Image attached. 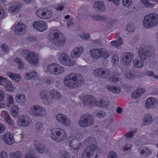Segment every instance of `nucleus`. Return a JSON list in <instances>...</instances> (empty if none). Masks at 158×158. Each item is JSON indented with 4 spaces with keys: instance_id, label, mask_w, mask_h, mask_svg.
Here are the masks:
<instances>
[{
    "instance_id": "obj_51",
    "label": "nucleus",
    "mask_w": 158,
    "mask_h": 158,
    "mask_svg": "<svg viewBox=\"0 0 158 158\" xmlns=\"http://www.w3.org/2000/svg\"><path fill=\"white\" fill-rule=\"evenodd\" d=\"M70 155L68 153L65 151H62L61 154V158H69Z\"/></svg>"
},
{
    "instance_id": "obj_24",
    "label": "nucleus",
    "mask_w": 158,
    "mask_h": 158,
    "mask_svg": "<svg viewBox=\"0 0 158 158\" xmlns=\"http://www.w3.org/2000/svg\"><path fill=\"white\" fill-rule=\"evenodd\" d=\"M145 91V90L144 89H138L132 92L131 94V96L133 98L135 99L139 98Z\"/></svg>"
},
{
    "instance_id": "obj_55",
    "label": "nucleus",
    "mask_w": 158,
    "mask_h": 158,
    "mask_svg": "<svg viewBox=\"0 0 158 158\" xmlns=\"http://www.w3.org/2000/svg\"><path fill=\"white\" fill-rule=\"evenodd\" d=\"M119 58L117 56L114 55L112 57V62L114 64H116L118 61Z\"/></svg>"
},
{
    "instance_id": "obj_18",
    "label": "nucleus",
    "mask_w": 158,
    "mask_h": 158,
    "mask_svg": "<svg viewBox=\"0 0 158 158\" xmlns=\"http://www.w3.org/2000/svg\"><path fill=\"white\" fill-rule=\"evenodd\" d=\"M158 106V99L154 98H149L145 104V106L148 109L154 108Z\"/></svg>"
},
{
    "instance_id": "obj_15",
    "label": "nucleus",
    "mask_w": 158,
    "mask_h": 158,
    "mask_svg": "<svg viewBox=\"0 0 158 158\" xmlns=\"http://www.w3.org/2000/svg\"><path fill=\"white\" fill-rule=\"evenodd\" d=\"M31 122V119L26 116H20L17 120L18 125L24 127L28 126Z\"/></svg>"
},
{
    "instance_id": "obj_32",
    "label": "nucleus",
    "mask_w": 158,
    "mask_h": 158,
    "mask_svg": "<svg viewBox=\"0 0 158 158\" xmlns=\"http://www.w3.org/2000/svg\"><path fill=\"white\" fill-rule=\"evenodd\" d=\"M106 89L110 92L116 94L119 93L120 92V88L116 86L111 87L109 85L106 86Z\"/></svg>"
},
{
    "instance_id": "obj_43",
    "label": "nucleus",
    "mask_w": 158,
    "mask_h": 158,
    "mask_svg": "<svg viewBox=\"0 0 158 158\" xmlns=\"http://www.w3.org/2000/svg\"><path fill=\"white\" fill-rule=\"evenodd\" d=\"M42 127L43 125L41 122L37 123L35 124V131L38 132L40 130Z\"/></svg>"
},
{
    "instance_id": "obj_44",
    "label": "nucleus",
    "mask_w": 158,
    "mask_h": 158,
    "mask_svg": "<svg viewBox=\"0 0 158 158\" xmlns=\"http://www.w3.org/2000/svg\"><path fill=\"white\" fill-rule=\"evenodd\" d=\"M6 90L9 92L12 91L13 89V86L10 83H6L5 85Z\"/></svg>"
},
{
    "instance_id": "obj_26",
    "label": "nucleus",
    "mask_w": 158,
    "mask_h": 158,
    "mask_svg": "<svg viewBox=\"0 0 158 158\" xmlns=\"http://www.w3.org/2000/svg\"><path fill=\"white\" fill-rule=\"evenodd\" d=\"M153 118L152 115L150 114H147L145 115L143 123L144 125H148L151 124Z\"/></svg>"
},
{
    "instance_id": "obj_1",
    "label": "nucleus",
    "mask_w": 158,
    "mask_h": 158,
    "mask_svg": "<svg viewBox=\"0 0 158 158\" xmlns=\"http://www.w3.org/2000/svg\"><path fill=\"white\" fill-rule=\"evenodd\" d=\"M65 85L70 89L79 87L84 84L82 76L79 74L71 73L66 76L64 81Z\"/></svg>"
},
{
    "instance_id": "obj_62",
    "label": "nucleus",
    "mask_w": 158,
    "mask_h": 158,
    "mask_svg": "<svg viewBox=\"0 0 158 158\" xmlns=\"http://www.w3.org/2000/svg\"><path fill=\"white\" fill-rule=\"evenodd\" d=\"M81 37L84 39H88L89 37V35L88 34L83 33L81 35Z\"/></svg>"
},
{
    "instance_id": "obj_28",
    "label": "nucleus",
    "mask_w": 158,
    "mask_h": 158,
    "mask_svg": "<svg viewBox=\"0 0 158 158\" xmlns=\"http://www.w3.org/2000/svg\"><path fill=\"white\" fill-rule=\"evenodd\" d=\"M58 64H49L48 66V72L51 73L55 74L57 69H58L57 66Z\"/></svg>"
},
{
    "instance_id": "obj_37",
    "label": "nucleus",
    "mask_w": 158,
    "mask_h": 158,
    "mask_svg": "<svg viewBox=\"0 0 158 158\" xmlns=\"http://www.w3.org/2000/svg\"><path fill=\"white\" fill-rule=\"evenodd\" d=\"M140 152V154L142 155L145 154L147 157L149 156L152 153L151 151L149 149L147 148H144Z\"/></svg>"
},
{
    "instance_id": "obj_11",
    "label": "nucleus",
    "mask_w": 158,
    "mask_h": 158,
    "mask_svg": "<svg viewBox=\"0 0 158 158\" xmlns=\"http://www.w3.org/2000/svg\"><path fill=\"white\" fill-rule=\"evenodd\" d=\"M98 148L94 144H92L89 146L83 151L82 155V158H90L93 155L95 150Z\"/></svg>"
},
{
    "instance_id": "obj_25",
    "label": "nucleus",
    "mask_w": 158,
    "mask_h": 158,
    "mask_svg": "<svg viewBox=\"0 0 158 158\" xmlns=\"http://www.w3.org/2000/svg\"><path fill=\"white\" fill-rule=\"evenodd\" d=\"M21 6V4L19 3H14L11 5L10 8L8 9V11L11 13L17 12L20 9Z\"/></svg>"
},
{
    "instance_id": "obj_9",
    "label": "nucleus",
    "mask_w": 158,
    "mask_h": 158,
    "mask_svg": "<svg viewBox=\"0 0 158 158\" xmlns=\"http://www.w3.org/2000/svg\"><path fill=\"white\" fill-rule=\"evenodd\" d=\"M30 112L31 114L36 117L44 116L46 114L45 108L38 105L32 106Z\"/></svg>"
},
{
    "instance_id": "obj_12",
    "label": "nucleus",
    "mask_w": 158,
    "mask_h": 158,
    "mask_svg": "<svg viewBox=\"0 0 158 158\" xmlns=\"http://www.w3.org/2000/svg\"><path fill=\"white\" fill-rule=\"evenodd\" d=\"M12 28H14L15 32L17 35H21L26 33V26L22 23H18L14 25Z\"/></svg>"
},
{
    "instance_id": "obj_58",
    "label": "nucleus",
    "mask_w": 158,
    "mask_h": 158,
    "mask_svg": "<svg viewBox=\"0 0 158 158\" xmlns=\"http://www.w3.org/2000/svg\"><path fill=\"white\" fill-rule=\"evenodd\" d=\"M15 158H22L23 157V155L20 152L18 151L16 152L15 153Z\"/></svg>"
},
{
    "instance_id": "obj_38",
    "label": "nucleus",
    "mask_w": 158,
    "mask_h": 158,
    "mask_svg": "<svg viewBox=\"0 0 158 158\" xmlns=\"http://www.w3.org/2000/svg\"><path fill=\"white\" fill-rule=\"evenodd\" d=\"M135 74L133 70L131 71L129 73H126V77L128 79H132L135 77Z\"/></svg>"
},
{
    "instance_id": "obj_42",
    "label": "nucleus",
    "mask_w": 158,
    "mask_h": 158,
    "mask_svg": "<svg viewBox=\"0 0 158 158\" xmlns=\"http://www.w3.org/2000/svg\"><path fill=\"white\" fill-rule=\"evenodd\" d=\"M58 69H57L56 73H55L56 75H59L61 73H63L64 71V69L63 67L60 66L58 64L57 66Z\"/></svg>"
},
{
    "instance_id": "obj_46",
    "label": "nucleus",
    "mask_w": 158,
    "mask_h": 158,
    "mask_svg": "<svg viewBox=\"0 0 158 158\" xmlns=\"http://www.w3.org/2000/svg\"><path fill=\"white\" fill-rule=\"evenodd\" d=\"M146 74L147 76L154 77L156 79H158V76L156 75L152 71H148L146 72Z\"/></svg>"
},
{
    "instance_id": "obj_3",
    "label": "nucleus",
    "mask_w": 158,
    "mask_h": 158,
    "mask_svg": "<svg viewBox=\"0 0 158 158\" xmlns=\"http://www.w3.org/2000/svg\"><path fill=\"white\" fill-rule=\"evenodd\" d=\"M51 138L56 142H60L66 138V134L63 130L59 128H53L51 129Z\"/></svg>"
},
{
    "instance_id": "obj_5",
    "label": "nucleus",
    "mask_w": 158,
    "mask_h": 158,
    "mask_svg": "<svg viewBox=\"0 0 158 158\" xmlns=\"http://www.w3.org/2000/svg\"><path fill=\"white\" fill-rule=\"evenodd\" d=\"M154 50L152 47L146 46L139 48L138 54L142 61L147 60L154 54Z\"/></svg>"
},
{
    "instance_id": "obj_49",
    "label": "nucleus",
    "mask_w": 158,
    "mask_h": 158,
    "mask_svg": "<svg viewBox=\"0 0 158 158\" xmlns=\"http://www.w3.org/2000/svg\"><path fill=\"white\" fill-rule=\"evenodd\" d=\"M132 2V0H123V6L127 7H128L130 6Z\"/></svg>"
},
{
    "instance_id": "obj_40",
    "label": "nucleus",
    "mask_w": 158,
    "mask_h": 158,
    "mask_svg": "<svg viewBox=\"0 0 158 158\" xmlns=\"http://www.w3.org/2000/svg\"><path fill=\"white\" fill-rule=\"evenodd\" d=\"M5 119L6 122L10 126H13L14 125V122L12 120L10 117L7 115L5 117Z\"/></svg>"
},
{
    "instance_id": "obj_4",
    "label": "nucleus",
    "mask_w": 158,
    "mask_h": 158,
    "mask_svg": "<svg viewBox=\"0 0 158 158\" xmlns=\"http://www.w3.org/2000/svg\"><path fill=\"white\" fill-rule=\"evenodd\" d=\"M22 55L29 63L33 65H36L38 62V55L30 50H23Z\"/></svg>"
},
{
    "instance_id": "obj_31",
    "label": "nucleus",
    "mask_w": 158,
    "mask_h": 158,
    "mask_svg": "<svg viewBox=\"0 0 158 158\" xmlns=\"http://www.w3.org/2000/svg\"><path fill=\"white\" fill-rule=\"evenodd\" d=\"M134 66L136 68L141 69L142 68L144 64L143 62L135 59L133 61Z\"/></svg>"
},
{
    "instance_id": "obj_33",
    "label": "nucleus",
    "mask_w": 158,
    "mask_h": 158,
    "mask_svg": "<svg viewBox=\"0 0 158 158\" xmlns=\"http://www.w3.org/2000/svg\"><path fill=\"white\" fill-rule=\"evenodd\" d=\"M15 99L18 103H23L26 101V97L24 94L16 95Z\"/></svg>"
},
{
    "instance_id": "obj_59",
    "label": "nucleus",
    "mask_w": 158,
    "mask_h": 158,
    "mask_svg": "<svg viewBox=\"0 0 158 158\" xmlns=\"http://www.w3.org/2000/svg\"><path fill=\"white\" fill-rule=\"evenodd\" d=\"M5 94L4 92L2 90H0V102L4 100Z\"/></svg>"
},
{
    "instance_id": "obj_17",
    "label": "nucleus",
    "mask_w": 158,
    "mask_h": 158,
    "mask_svg": "<svg viewBox=\"0 0 158 158\" xmlns=\"http://www.w3.org/2000/svg\"><path fill=\"white\" fill-rule=\"evenodd\" d=\"M134 57L131 52H124L123 55V63L127 65H129Z\"/></svg>"
},
{
    "instance_id": "obj_53",
    "label": "nucleus",
    "mask_w": 158,
    "mask_h": 158,
    "mask_svg": "<svg viewBox=\"0 0 158 158\" xmlns=\"http://www.w3.org/2000/svg\"><path fill=\"white\" fill-rule=\"evenodd\" d=\"M105 115V113L103 111L100 110L98 113L96 115L98 116L99 118H102Z\"/></svg>"
},
{
    "instance_id": "obj_8",
    "label": "nucleus",
    "mask_w": 158,
    "mask_h": 158,
    "mask_svg": "<svg viewBox=\"0 0 158 158\" xmlns=\"http://www.w3.org/2000/svg\"><path fill=\"white\" fill-rule=\"evenodd\" d=\"M94 123V118L90 114H85L81 117L78 121L80 126L83 127L92 126Z\"/></svg>"
},
{
    "instance_id": "obj_63",
    "label": "nucleus",
    "mask_w": 158,
    "mask_h": 158,
    "mask_svg": "<svg viewBox=\"0 0 158 158\" xmlns=\"http://www.w3.org/2000/svg\"><path fill=\"white\" fill-rule=\"evenodd\" d=\"M18 107L14 105L12 106L11 108V110L12 112H18Z\"/></svg>"
},
{
    "instance_id": "obj_10",
    "label": "nucleus",
    "mask_w": 158,
    "mask_h": 158,
    "mask_svg": "<svg viewBox=\"0 0 158 158\" xmlns=\"http://www.w3.org/2000/svg\"><path fill=\"white\" fill-rule=\"evenodd\" d=\"M110 72L107 69L99 68L94 70L93 75L97 77H100L102 78H107L110 77Z\"/></svg>"
},
{
    "instance_id": "obj_19",
    "label": "nucleus",
    "mask_w": 158,
    "mask_h": 158,
    "mask_svg": "<svg viewBox=\"0 0 158 158\" xmlns=\"http://www.w3.org/2000/svg\"><path fill=\"white\" fill-rule=\"evenodd\" d=\"M2 139L4 143L8 145H11L15 142L13 135L9 132L6 133L3 135Z\"/></svg>"
},
{
    "instance_id": "obj_64",
    "label": "nucleus",
    "mask_w": 158,
    "mask_h": 158,
    "mask_svg": "<svg viewBox=\"0 0 158 158\" xmlns=\"http://www.w3.org/2000/svg\"><path fill=\"white\" fill-rule=\"evenodd\" d=\"M0 158H8L6 153L5 152H3L0 154Z\"/></svg>"
},
{
    "instance_id": "obj_21",
    "label": "nucleus",
    "mask_w": 158,
    "mask_h": 158,
    "mask_svg": "<svg viewBox=\"0 0 158 158\" xmlns=\"http://www.w3.org/2000/svg\"><path fill=\"white\" fill-rule=\"evenodd\" d=\"M83 51V48H73L71 52V56L73 58H76L80 56Z\"/></svg>"
},
{
    "instance_id": "obj_14",
    "label": "nucleus",
    "mask_w": 158,
    "mask_h": 158,
    "mask_svg": "<svg viewBox=\"0 0 158 158\" xmlns=\"http://www.w3.org/2000/svg\"><path fill=\"white\" fill-rule=\"evenodd\" d=\"M34 28L40 31H43L47 28V26L45 22L39 20L35 21L33 23Z\"/></svg>"
},
{
    "instance_id": "obj_30",
    "label": "nucleus",
    "mask_w": 158,
    "mask_h": 158,
    "mask_svg": "<svg viewBox=\"0 0 158 158\" xmlns=\"http://www.w3.org/2000/svg\"><path fill=\"white\" fill-rule=\"evenodd\" d=\"M50 94L52 98L57 100L60 99L61 97L60 93L57 90H51L50 91Z\"/></svg>"
},
{
    "instance_id": "obj_47",
    "label": "nucleus",
    "mask_w": 158,
    "mask_h": 158,
    "mask_svg": "<svg viewBox=\"0 0 158 158\" xmlns=\"http://www.w3.org/2000/svg\"><path fill=\"white\" fill-rule=\"evenodd\" d=\"M107 158H118V156L115 152H110L107 155Z\"/></svg>"
},
{
    "instance_id": "obj_60",
    "label": "nucleus",
    "mask_w": 158,
    "mask_h": 158,
    "mask_svg": "<svg viewBox=\"0 0 158 158\" xmlns=\"http://www.w3.org/2000/svg\"><path fill=\"white\" fill-rule=\"evenodd\" d=\"M5 129V126L2 123H0V134L3 132Z\"/></svg>"
},
{
    "instance_id": "obj_52",
    "label": "nucleus",
    "mask_w": 158,
    "mask_h": 158,
    "mask_svg": "<svg viewBox=\"0 0 158 158\" xmlns=\"http://www.w3.org/2000/svg\"><path fill=\"white\" fill-rule=\"evenodd\" d=\"M2 50L5 52H7L9 48L7 45L3 43L1 46Z\"/></svg>"
},
{
    "instance_id": "obj_45",
    "label": "nucleus",
    "mask_w": 158,
    "mask_h": 158,
    "mask_svg": "<svg viewBox=\"0 0 158 158\" xmlns=\"http://www.w3.org/2000/svg\"><path fill=\"white\" fill-rule=\"evenodd\" d=\"M45 13L44 14V19L49 18L52 15V13L50 10L45 9Z\"/></svg>"
},
{
    "instance_id": "obj_27",
    "label": "nucleus",
    "mask_w": 158,
    "mask_h": 158,
    "mask_svg": "<svg viewBox=\"0 0 158 158\" xmlns=\"http://www.w3.org/2000/svg\"><path fill=\"white\" fill-rule=\"evenodd\" d=\"M7 75L11 79L15 81L16 82L19 81L21 79L20 75L18 73L12 72H9L7 73Z\"/></svg>"
},
{
    "instance_id": "obj_54",
    "label": "nucleus",
    "mask_w": 158,
    "mask_h": 158,
    "mask_svg": "<svg viewBox=\"0 0 158 158\" xmlns=\"http://www.w3.org/2000/svg\"><path fill=\"white\" fill-rule=\"evenodd\" d=\"M121 74V72H118L116 69H115L113 73V75L114 76H117L118 77H120Z\"/></svg>"
},
{
    "instance_id": "obj_57",
    "label": "nucleus",
    "mask_w": 158,
    "mask_h": 158,
    "mask_svg": "<svg viewBox=\"0 0 158 158\" xmlns=\"http://www.w3.org/2000/svg\"><path fill=\"white\" fill-rule=\"evenodd\" d=\"M144 5L147 7H152L155 6V4L152 3H151L148 2V1L144 4Z\"/></svg>"
},
{
    "instance_id": "obj_39",
    "label": "nucleus",
    "mask_w": 158,
    "mask_h": 158,
    "mask_svg": "<svg viewBox=\"0 0 158 158\" xmlns=\"http://www.w3.org/2000/svg\"><path fill=\"white\" fill-rule=\"evenodd\" d=\"M93 19L95 20L104 21L106 20V18L104 16H102L100 15H95L92 16Z\"/></svg>"
},
{
    "instance_id": "obj_6",
    "label": "nucleus",
    "mask_w": 158,
    "mask_h": 158,
    "mask_svg": "<svg viewBox=\"0 0 158 158\" xmlns=\"http://www.w3.org/2000/svg\"><path fill=\"white\" fill-rule=\"evenodd\" d=\"M89 52L91 57L96 59L102 58H106L109 56V53L104 48L93 49L90 51Z\"/></svg>"
},
{
    "instance_id": "obj_2",
    "label": "nucleus",
    "mask_w": 158,
    "mask_h": 158,
    "mask_svg": "<svg viewBox=\"0 0 158 158\" xmlns=\"http://www.w3.org/2000/svg\"><path fill=\"white\" fill-rule=\"evenodd\" d=\"M158 23V15L155 13H151L146 15L143 21V27L150 29L156 26Z\"/></svg>"
},
{
    "instance_id": "obj_7",
    "label": "nucleus",
    "mask_w": 158,
    "mask_h": 158,
    "mask_svg": "<svg viewBox=\"0 0 158 158\" xmlns=\"http://www.w3.org/2000/svg\"><path fill=\"white\" fill-rule=\"evenodd\" d=\"M52 34V41L56 45L62 46L65 44V39L59 31L54 30Z\"/></svg>"
},
{
    "instance_id": "obj_56",
    "label": "nucleus",
    "mask_w": 158,
    "mask_h": 158,
    "mask_svg": "<svg viewBox=\"0 0 158 158\" xmlns=\"http://www.w3.org/2000/svg\"><path fill=\"white\" fill-rule=\"evenodd\" d=\"M76 141H77V144L76 143H74L73 144V148L74 149H76L77 151V150L78 149H79L80 148V143H79L77 140H75Z\"/></svg>"
},
{
    "instance_id": "obj_13",
    "label": "nucleus",
    "mask_w": 158,
    "mask_h": 158,
    "mask_svg": "<svg viewBox=\"0 0 158 158\" xmlns=\"http://www.w3.org/2000/svg\"><path fill=\"white\" fill-rule=\"evenodd\" d=\"M59 58L60 62L64 65L71 66L75 64V62L71 61L69 56L65 54L64 53L61 54Z\"/></svg>"
},
{
    "instance_id": "obj_35",
    "label": "nucleus",
    "mask_w": 158,
    "mask_h": 158,
    "mask_svg": "<svg viewBox=\"0 0 158 158\" xmlns=\"http://www.w3.org/2000/svg\"><path fill=\"white\" fill-rule=\"evenodd\" d=\"M14 100L13 97L11 95H9L7 98V104L6 106L8 107H10L13 105Z\"/></svg>"
},
{
    "instance_id": "obj_41",
    "label": "nucleus",
    "mask_w": 158,
    "mask_h": 158,
    "mask_svg": "<svg viewBox=\"0 0 158 158\" xmlns=\"http://www.w3.org/2000/svg\"><path fill=\"white\" fill-rule=\"evenodd\" d=\"M48 94H50V91L46 90L42 91L40 95L41 98L44 99L47 98Z\"/></svg>"
},
{
    "instance_id": "obj_29",
    "label": "nucleus",
    "mask_w": 158,
    "mask_h": 158,
    "mask_svg": "<svg viewBox=\"0 0 158 158\" xmlns=\"http://www.w3.org/2000/svg\"><path fill=\"white\" fill-rule=\"evenodd\" d=\"M123 42L122 38L119 36L118 39L117 40L113 41L111 42V45L112 46L119 48L120 45L123 44Z\"/></svg>"
},
{
    "instance_id": "obj_61",
    "label": "nucleus",
    "mask_w": 158,
    "mask_h": 158,
    "mask_svg": "<svg viewBox=\"0 0 158 158\" xmlns=\"http://www.w3.org/2000/svg\"><path fill=\"white\" fill-rule=\"evenodd\" d=\"M25 158H36V157L33 154L28 153L25 156Z\"/></svg>"
},
{
    "instance_id": "obj_22",
    "label": "nucleus",
    "mask_w": 158,
    "mask_h": 158,
    "mask_svg": "<svg viewBox=\"0 0 158 158\" xmlns=\"http://www.w3.org/2000/svg\"><path fill=\"white\" fill-rule=\"evenodd\" d=\"M94 7L98 11H103L106 9L103 2L100 1L96 2L94 4Z\"/></svg>"
},
{
    "instance_id": "obj_50",
    "label": "nucleus",
    "mask_w": 158,
    "mask_h": 158,
    "mask_svg": "<svg viewBox=\"0 0 158 158\" xmlns=\"http://www.w3.org/2000/svg\"><path fill=\"white\" fill-rule=\"evenodd\" d=\"M3 7L0 6V19H3L4 17L5 16V12L3 10Z\"/></svg>"
},
{
    "instance_id": "obj_34",
    "label": "nucleus",
    "mask_w": 158,
    "mask_h": 158,
    "mask_svg": "<svg viewBox=\"0 0 158 158\" xmlns=\"http://www.w3.org/2000/svg\"><path fill=\"white\" fill-rule=\"evenodd\" d=\"M35 150L40 153H42L45 151L44 146L40 143H38L36 145Z\"/></svg>"
},
{
    "instance_id": "obj_36",
    "label": "nucleus",
    "mask_w": 158,
    "mask_h": 158,
    "mask_svg": "<svg viewBox=\"0 0 158 158\" xmlns=\"http://www.w3.org/2000/svg\"><path fill=\"white\" fill-rule=\"evenodd\" d=\"M45 9H39L36 11L37 15L40 18L44 19Z\"/></svg>"
},
{
    "instance_id": "obj_48",
    "label": "nucleus",
    "mask_w": 158,
    "mask_h": 158,
    "mask_svg": "<svg viewBox=\"0 0 158 158\" xmlns=\"http://www.w3.org/2000/svg\"><path fill=\"white\" fill-rule=\"evenodd\" d=\"M126 29L128 32H132L134 31V27L131 24H128L126 27Z\"/></svg>"
},
{
    "instance_id": "obj_16",
    "label": "nucleus",
    "mask_w": 158,
    "mask_h": 158,
    "mask_svg": "<svg viewBox=\"0 0 158 158\" xmlns=\"http://www.w3.org/2000/svg\"><path fill=\"white\" fill-rule=\"evenodd\" d=\"M56 118L58 122L66 126H69L70 124V121L69 118L64 114H58L56 115Z\"/></svg>"
},
{
    "instance_id": "obj_20",
    "label": "nucleus",
    "mask_w": 158,
    "mask_h": 158,
    "mask_svg": "<svg viewBox=\"0 0 158 158\" xmlns=\"http://www.w3.org/2000/svg\"><path fill=\"white\" fill-rule=\"evenodd\" d=\"M95 102L94 98L91 95L85 96L83 98L82 104L84 106H87L90 104H94Z\"/></svg>"
},
{
    "instance_id": "obj_23",
    "label": "nucleus",
    "mask_w": 158,
    "mask_h": 158,
    "mask_svg": "<svg viewBox=\"0 0 158 158\" xmlns=\"http://www.w3.org/2000/svg\"><path fill=\"white\" fill-rule=\"evenodd\" d=\"M109 103V102L106 99H103L98 102H94V105L95 106L105 108L108 106Z\"/></svg>"
}]
</instances>
